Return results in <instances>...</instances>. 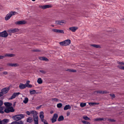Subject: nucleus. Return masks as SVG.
I'll return each instance as SVG.
<instances>
[{
	"label": "nucleus",
	"mask_w": 124,
	"mask_h": 124,
	"mask_svg": "<svg viewBox=\"0 0 124 124\" xmlns=\"http://www.w3.org/2000/svg\"><path fill=\"white\" fill-rule=\"evenodd\" d=\"M94 120L95 121H101L104 120V119L102 118H97L94 119Z\"/></svg>",
	"instance_id": "obj_27"
},
{
	"label": "nucleus",
	"mask_w": 124,
	"mask_h": 124,
	"mask_svg": "<svg viewBox=\"0 0 124 124\" xmlns=\"http://www.w3.org/2000/svg\"><path fill=\"white\" fill-rule=\"evenodd\" d=\"M3 104V101L0 100V106H2Z\"/></svg>",
	"instance_id": "obj_54"
},
{
	"label": "nucleus",
	"mask_w": 124,
	"mask_h": 124,
	"mask_svg": "<svg viewBox=\"0 0 124 124\" xmlns=\"http://www.w3.org/2000/svg\"><path fill=\"white\" fill-rule=\"evenodd\" d=\"M86 104L85 103L82 102L80 103V106L81 107H83L86 106Z\"/></svg>",
	"instance_id": "obj_34"
},
{
	"label": "nucleus",
	"mask_w": 124,
	"mask_h": 124,
	"mask_svg": "<svg viewBox=\"0 0 124 124\" xmlns=\"http://www.w3.org/2000/svg\"><path fill=\"white\" fill-rule=\"evenodd\" d=\"M88 104L90 106H93L96 105H98L99 103L95 102H90Z\"/></svg>",
	"instance_id": "obj_25"
},
{
	"label": "nucleus",
	"mask_w": 124,
	"mask_h": 124,
	"mask_svg": "<svg viewBox=\"0 0 124 124\" xmlns=\"http://www.w3.org/2000/svg\"><path fill=\"white\" fill-rule=\"evenodd\" d=\"M62 106V105L61 103H59L57 105V107L58 108H60Z\"/></svg>",
	"instance_id": "obj_44"
},
{
	"label": "nucleus",
	"mask_w": 124,
	"mask_h": 124,
	"mask_svg": "<svg viewBox=\"0 0 124 124\" xmlns=\"http://www.w3.org/2000/svg\"><path fill=\"white\" fill-rule=\"evenodd\" d=\"M19 87L21 89H23L26 87V85L23 84L22 83H20L19 85Z\"/></svg>",
	"instance_id": "obj_17"
},
{
	"label": "nucleus",
	"mask_w": 124,
	"mask_h": 124,
	"mask_svg": "<svg viewBox=\"0 0 124 124\" xmlns=\"http://www.w3.org/2000/svg\"><path fill=\"white\" fill-rule=\"evenodd\" d=\"M70 115V113L69 112H67V116H69Z\"/></svg>",
	"instance_id": "obj_59"
},
{
	"label": "nucleus",
	"mask_w": 124,
	"mask_h": 124,
	"mask_svg": "<svg viewBox=\"0 0 124 124\" xmlns=\"http://www.w3.org/2000/svg\"><path fill=\"white\" fill-rule=\"evenodd\" d=\"M4 70V69L3 68H0V71H3Z\"/></svg>",
	"instance_id": "obj_58"
},
{
	"label": "nucleus",
	"mask_w": 124,
	"mask_h": 124,
	"mask_svg": "<svg viewBox=\"0 0 124 124\" xmlns=\"http://www.w3.org/2000/svg\"><path fill=\"white\" fill-rule=\"evenodd\" d=\"M3 95L2 93L1 92H0V97L2 96Z\"/></svg>",
	"instance_id": "obj_57"
},
{
	"label": "nucleus",
	"mask_w": 124,
	"mask_h": 124,
	"mask_svg": "<svg viewBox=\"0 0 124 124\" xmlns=\"http://www.w3.org/2000/svg\"><path fill=\"white\" fill-rule=\"evenodd\" d=\"M11 16V15L9 13L7 14L5 17V20H8L9 19Z\"/></svg>",
	"instance_id": "obj_21"
},
{
	"label": "nucleus",
	"mask_w": 124,
	"mask_h": 124,
	"mask_svg": "<svg viewBox=\"0 0 124 124\" xmlns=\"http://www.w3.org/2000/svg\"><path fill=\"white\" fill-rule=\"evenodd\" d=\"M39 59L41 60L45 61H49L48 59L46 57H40L39 58Z\"/></svg>",
	"instance_id": "obj_29"
},
{
	"label": "nucleus",
	"mask_w": 124,
	"mask_h": 124,
	"mask_svg": "<svg viewBox=\"0 0 124 124\" xmlns=\"http://www.w3.org/2000/svg\"><path fill=\"white\" fill-rule=\"evenodd\" d=\"M25 116V115L21 114L12 117L13 119L16 121H18L23 118Z\"/></svg>",
	"instance_id": "obj_2"
},
{
	"label": "nucleus",
	"mask_w": 124,
	"mask_h": 124,
	"mask_svg": "<svg viewBox=\"0 0 124 124\" xmlns=\"http://www.w3.org/2000/svg\"><path fill=\"white\" fill-rule=\"evenodd\" d=\"M66 23V21L64 20H56L55 21V24H56L61 25H65Z\"/></svg>",
	"instance_id": "obj_3"
},
{
	"label": "nucleus",
	"mask_w": 124,
	"mask_h": 124,
	"mask_svg": "<svg viewBox=\"0 0 124 124\" xmlns=\"http://www.w3.org/2000/svg\"><path fill=\"white\" fill-rule=\"evenodd\" d=\"M115 31V29L113 28H111V30H110L109 31L111 32H114Z\"/></svg>",
	"instance_id": "obj_52"
},
{
	"label": "nucleus",
	"mask_w": 124,
	"mask_h": 124,
	"mask_svg": "<svg viewBox=\"0 0 124 124\" xmlns=\"http://www.w3.org/2000/svg\"><path fill=\"white\" fill-rule=\"evenodd\" d=\"M28 101V99L27 97H25L24 99V100L23 101V102L25 103L26 104L27 103Z\"/></svg>",
	"instance_id": "obj_33"
},
{
	"label": "nucleus",
	"mask_w": 124,
	"mask_h": 124,
	"mask_svg": "<svg viewBox=\"0 0 124 124\" xmlns=\"http://www.w3.org/2000/svg\"><path fill=\"white\" fill-rule=\"evenodd\" d=\"M27 23V22L25 20L15 22V24L16 25H23Z\"/></svg>",
	"instance_id": "obj_9"
},
{
	"label": "nucleus",
	"mask_w": 124,
	"mask_h": 124,
	"mask_svg": "<svg viewBox=\"0 0 124 124\" xmlns=\"http://www.w3.org/2000/svg\"><path fill=\"white\" fill-rule=\"evenodd\" d=\"M26 87H27L28 88H31L32 86V85L31 84H28V85H26Z\"/></svg>",
	"instance_id": "obj_49"
},
{
	"label": "nucleus",
	"mask_w": 124,
	"mask_h": 124,
	"mask_svg": "<svg viewBox=\"0 0 124 124\" xmlns=\"http://www.w3.org/2000/svg\"><path fill=\"white\" fill-rule=\"evenodd\" d=\"M83 118L86 120H90V119L86 116H84L83 117Z\"/></svg>",
	"instance_id": "obj_31"
},
{
	"label": "nucleus",
	"mask_w": 124,
	"mask_h": 124,
	"mask_svg": "<svg viewBox=\"0 0 124 124\" xmlns=\"http://www.w3.org/2000/svg\"><path fill=\"white\" fill-rule=\"evenodd\" d=\"M16 102H14V105H13V106H15V104H16Z\"/></svg>",
	"instance_id": "obj_62"
},
{
	"label": "nucleus",
	"mask_w": 124,
	"mask_h": 124,
	"mask_svg": "<svg viewBox=\"0 0 124 124\" xmlns=\"http://www.w3.org/2000/svg\"><path fill=\"white\" fill-rule=\"evenodd\" d=\"M4 55V58L6 57H14L16 56V55L13 54H5Z\"/></svg>",
	"instance_id": "obj_15"
},
{
	"label": "nucleus",
	"mask_w": 124,
	"mask_h": 124,
	"mask_svg": "<svg viewBox=\"0 0 124 124\" xmlns=\"http://www.w3.org/2000/svg\"><path fill=\"white\" fill-rule=\"evenodd\" d=\"M39 71L43 74H45L46 73V72L45 71L43 70H40Z\"/></svg>",
	"instance_id": "obj_46"
},
{
	"label": "nucleus",
	"mask_w": 124,
	"mask_h": 124,
	"mask_svg": "<svg viewBox=\"0 0 124 124\" xmlns=\"http://www.w3.org/2000/svg\"><path fill=\"white\" fill-rule=\"evenodd\" d=\"M81 122L83 123L84 124H91L89 122L85 121H82Z\"/></svg>",
	"instance_id": "obj_41"
},
{
	"label": "nucleus",
	"mask_w": 124,
	"mask_h": 124,
	"mask_svg": "<svg viewBox=\"0 0 124 124\" xmlns=\"http://www.w3.org/2000/svg\"><path fill=\"white\" fill-rule=\"evenodd\" d=\"M78 29V28L76 26H73L70 27L69 28L70 30L73 32H75Z\"/></svg>",
	"instance_id": "obj_12"
},
{
	"label": "nucleus",
	"mask_w": 124,
	"mask_h": 124,
	"mask_svg": "<svg viewBox=\"0 0 124 124\" xmlns=\"http://www.w3.org/2000/svg\"><path fill=\"white\" fill-rule=\"evenodd\" d=\"M7 65L8 67H12V63H8L7 64Z\"/></svg>",
	"instance_id": "obj_43"
},
{
	"label": "nucleus",
	"mask_w": 124,
	"mask_h": 124,
	"mask_svg": "<svg viewBox=\"0 0 124 124\" xmlns=\"http://www.w3.org/2000/svg\"><path fill=\"white\" fill-rule=\"evenodd\" d=\"M64 119V117L62 116H59L58 119V121H63Z\"/></svg>",
	"instance_id": "obj_26"
},
{
	"label": "nucleus",
	"mask_w": 124,
	"mask_h": 124,
	"mask_svg": "<svg viewBox=\"0 0 124 124\" xmlns=\"http://www.w3.org/2000/svg\"><path fill=\"white\" fill-rule=\"evenodd\" d=\"M71 43V41L69 39H68L62 42H60V45L62 46H66L69 45Z\"/></svg>",
	"instance_id": "obj_1"
},
{
	"label": "nucleus",
	"mask_w": 124,
	"mask_h": 124,
	"mask_svg": "<svg viewBox=\"0 0 124 124\" xmlns=\"http://www.w3.org/2000/svg\"><path fill=\"white\" fill-rule=\"evenodd\" d=\"M14 124V122H12L11 124Z\"/></svg>",
	"instance_id": "obj_63"
},
{
	"label": "nucleus",
	"mask_w": 124,
	"mask_h": 124,
	"mask_svg": "<svg viewBox=\"0 0 124 124\" xmlns=\"http://www.w3.org/2000/svg\"><path fill=\"white\" fill-rule=\"evenodd\" d=\"M8 72L6 71H4L2 72L3 74L4 75H7L8 74Z\"/></svg>",
	"instance_id": "obj_48"
},
{
	"label": "nucleus",
	"mask_w": 124,
	"mask_h": 124,
	"mask_svg": "<svg viewBox=\"0 0 124 124\" xmlns=\"http://www.w3.org/2000/svg\"><path fill=\"white\" fill-rule=\"evenodd\" d=\"M52 100L53 102H57L59 101V100L56 98H52Z\"/></svg>",
	"instance_id": "obj_40"
},
{
	"label": "nucleus",
	"mask_w": 124,
	"mask_h": 124,
	"mask_svg": "<svg viewBox=\"0 0 124 124\" xmlns=\"http://www.w3.org/2000/svg\"><path fill=\"white\" fill-rule=\"evenodd\" d=\"M20 93L19 92L14 93L12 94L11 98L9 99H12L15 98L16 96H18L20 94Z\"/></svg>",
	"instance_id": "obj_16"
},
{
	"label": "nucleus",
	"mask_w": 124,
	"mask_h": 124,
	"mask_svg": "<svg viewBox=\"0 0 124 124\" xmlns=\"http://www.w3.org/2000/svg\"><path fill=\"white\" fill-rule=\"evenodd\" d=\"M108 93L106 91H102L101 90L97 91L94 92V93L95 94H97L98 93L104 94Z\"/></svg>",
	"instance_id": "obj_11"
},
{
	"label": "nucleus",
	"mask_w": 124,
	"mask_h": 124,
	"mask_svg": "<svg viewBox=\"0 0 124 124\" xmlns=\"http://www.w3.org/2000/svg\"><path fill=\"white\" fill-rule=\"evenodd\" d=\"M2 122L1 121H0V124H2Z\"/></svg>",
	"instance_id": "obj_64"
},
{
	"label": "nucleus",
	"mask_w": 124,
	"mask_h": 124,
	"mask_svg": "<svg viewBox=\"0 0 124 124\" xmlns=\"http://www.w3.org/2000/svg\"><path fill=\"white\" fill-rule=\"evenodd\" d=\"M41 121L44 123V124H48L46 120L44 119L43 120H41Z\"/></svg>",
	"instance_id": "obj_45"
},
{
	"label": "nucleus",
	"mask_w": 124,
	"mask_h": 124,
	"mask_svg": "<svg viewBox=\"0 0 124 124\" xmlns=\"http://www.w3.org/2000/svg\"><path fill=\"white\" fill-rule=\"evenodd\" d=\"M68 70L70 72H76V70L73 69H69Z\"/></svg>",
	"instance_id": "obj_42"
},
{
	"label": "nucleus",
	"mask_w": 124,
	"mask_h": 124,
	"mask_svg": "<svg viewBox=\"0 0 124 124\" xmlns=\"http://www.w3.org/2000/svg\"><path fill=\"white\" fill-rule=\"evenodd\" d=\"M14 109L13 107L11 106L7 108L4 110V111L6 113H8L10 112H13L14 111Z\"/></svg>",
	"instance_id": "obj_5"
},
{
	"label": "nucleus",
	"mask_w": 124,
	"mask_h": 124,
	"mask_svg": "<svg viewBox=\"0 0 124 124\" xmlns=\"http://www.w3.org/2000/svg\"><path fill=\"white\" fill-rule=\"evenodd\" d=\"M19 29L18 28H15L8 30L7 31L9 33V34L11 35V34L12 33H15L19 31Z\"/></svg>",
	"instance_id": "obj_4"
},
{
	"label": "nucleus",
	"mask_w": 124,
	"mask_h": 124,
	"mask_svg": "<svg viewBox=\"0 0 124 124\" xmlns=\"http://www.w3.org/2000/svg\"><path fill=\"white\" fill-rule=\"evenodd\" d=\"M4 58V55H0V59H3Z\"/></svg>",
	"instance_id": "obj_51"
},
{
	"label": "nucleus",
	"mask_w": 124,
	"mask_h": 124,
	"mask_svg": "<svg viewBox=\"0 0 124 124\" xmlns=\"http://www.w3.org/2000/svg\"><path fill=\"white\" fill-rule=\"evenodd\" d=\"M52 7V5H47L44 6L39 5V8L43 9L49 8H51Z\"/></svg>",
	"instance_id": "obj_6"
},
{
	"label": "nucleus",
	"mask_w": 124,
	"mask_h": 124,
	"mask_svg": "<svg viewBox=\"0 0 124 124\" xmlns=\"http://www.w3.org/2000/svg\"><path fill=\"white\" fill-rule=\"evenodd\" d=\"M30 93L31 94H34L36 93V91L34 90H30Z\"/></svg>",
	"instance_id": "obj_36"
},
{
	"label": "nucleus",
	"mask_w": 124,
	"mask_h": 124,
	"mask_svg": "<svg viewBox=\"0 0 124 124\" xmlns=\"http://www.w3.org/2000/svg\"><path fill=\"white\" fill-rule=\"evenodd\" d=\"M32 121V118L31 117H29L27 118V121L28 122L31 123Z\"/></svg>",
	"instance_id": "obj_30"
},
{
	"label": "nucleus",
	"mask_w": 124,
	"mask_h": 124,
	"mask_svg": "<svg viewBox=\"0 0 124 124\" xmlns=\"http://www.w3.org/2000/svg\"><path fill=\"white\" fill-rule=\"evenodd\" d=\"M71 107L69 105H66L64 108V110H66L71 108Z\"/></svg>",
	"instance_id": "obj_23"
},
{
	"label": "nucleus",
	"mask_w": 124,
	"mask_h": 124,
	"mask_svg": "<svg viewBox=\"0 0 124 124\" xmlns=\"http://www.w3.org/2000/svg\"><path fill=\"white\" fill-rule=\"evenodd\" d=\"M26 113L27 114V115H30V114L31 113V112H30L29 111H27L26 112Z\"/></svg>",
	"instance_id": "obj_53"
},
{
	"label": "nucleus",
	"mask_w": 124,
	"mask_h": 124,
	"mask_svg": "<svg viewBox=\"0 0 124 124\" xmlns=\"http://www.w3.org/2000/svg\"><path fill=\"white\" fill-rule=\"evenodd\" d=\"M52 31L54 32L58 33H61L63 34L64 33V32L63 30L61 29H53L52 30Z\"/></svg>",
	"instance_id": "obj_7"
},
{
	"label": "nucleus",
	"mask_w": 124,
	"mask_h": 124,
	"mask_svg": "<svg viewBox=\"0 0 124 124\" xmlns=\"http://www.w3.org/2000/svg\"><path fill=\"white\" fill-rule=\"evenodd\" d=\"M53 113V111H51L50 112V113L51 114H52Z\"/></svg>",
	"instance_id": "obj_61"
},
{
	"label": "nucleus",
	"mask_w": 124,
	"mask_h": 124,
	"mask_svg": "<svg viewBox=\"0 0 124 124\" xmlns=\"http://www.w3.org/2000/svg\"><path fill=\"white\" fill-rule=\"evenodd\" d=\"M110 120L111 122H114L115 121L113 119H111Z\"/></svg>",
	"instance_id": "obj_60"
},
{
	"label": "nucleus",
	"mask_w": 124,
	"mask_h": 124,
	"mask_svg": "<svg viewBox=\"0 0 124 124\" xmlns=\"http://www.w3.org/2000/svg\"><path fill=\"white\" fill-rule=\"evenodd\" d=\"M8 35V34L6 31H3L0 32V37H6Z\"/></svg>",
	"instance_id": "obj_8"
},
{
	"label": "nucleus",
	"mask_w": 124,
	"mask_h": 124,
	"mask_svg": "<svg viewBox=\"0 0 124 124\" xmlns=\"http://www.w3.org/2000/svg\"><path fill=\"white\" fill-rule=\"evenodd\" d=\"M3 108L2 107L0 106V113H4Z\"/></svg>",
	"instance_id": "obj_39"
},
{
	"label": "nucleus",
	"mask_w": 124,
	"mask_h": 124,
	"mask_svg": "<svg viewBox=\"0 0 124 124\" xmlns=\"http://www.w3.org/2000/svg\"><path fill=\"white\" fill-rule=\"evenodd\" d=\"M33 51H34V52H40V50L38 49H35V50H34Z\"/></svg>",
	"instance_id": "obj_56"
},
{
	"label": "nucleus",
	"mask_w": 124,
	"mask_h": 124,
	"mask_svg": "<svg viewBox=\"0 0 124 124\" xmlns=\"http://www.w3.org/2000/svg\"><path fill=\"white\" fill-rule=\"evenodd\" d=\"M91 46L96 48H100L101 46L99 45H91Z\"/></svg>",
	"instance_id": "obj_37"
},
{
	"label": "nucleus",
	"mask_w": 124,
	"mask_h": 124,
	"mask_svg": "<svg viewBox=\"0 0 124 124\" xmlns=\"http://www.w3.org/2000/svg\"><path fill=\"white\" fill-rule=\"evenodd\" d=\"M2 124H5L7 123L9 121V120L7 119H5L1 121Z\"/></svg>",
	"instance_id": "obj_22"
},
{
	"label": "nucleus",
	"mask_w": 124,
	"mask_h": 124,
	"mask_svg": "<svg viewBox=\"0 0 124 124\" xmlns=\"http://www.w3.org/2000/svg\"><path fill=\"white\" fill-rule=\"evenodd\" d=\"M117 63L118 64H120L121 65H124V62H117Z\"/></svg>",
	"instance_id": "obj_47"
},
{
	"label": "nucleus",
	"mask_w": 124,
	"mask_h": 124,
	"mask_svg": "<svg viewBox=\"0 0 124 124\" xmlns=\"http://www.w3.org/2000/svg\"><path fill=\"white\" fill-rule=\"evenodd\" d=\"M35 124H38V116L33 118Z\"/></svg>",
	"instance_id": "obj_20"
},
{
	"label": "nucleus",
	"mask_w": 124,
	"mask_h": 124,
	"mask_svg": "<svg viewBox=\"0 0 124 124\" xmlns=\"http://www.w3.org/2000/svg\"><path fill=\"white\" fill-rule=\"evenodd\" d=\"M19 65L18 63H12V67H17L19 66Z\"/></svg>",
	"instance_id": "obj_35"
},
{
	"label": "nucleus",
	"mask_w": 124,
	"mask_h": 124,
	"mask_svg": "<svg viewBox=\"0 0 124 124\" xmlns=\"http://www.w3.org/2000/svg\"><path fill=\"white\" fill-rule=\"evenodd\" d=\"M44 113L43 111H42L40 112L39 116L41 120H43L44 119Z\"/></svg>",
	"instance_id": "obj_18"
},
{
	"label": "nucleus",
	"mask_w": 124,
	"mask_h": 124,
	"mask_svg": "<svg viewBox=\"0 0 124 124\" xmlns=\"http://www.w3.org/2000/svg\"><path fill=\"white\" fill-rule=\"evenodd\" d=\"M110 96L113 98H114L115 97V95L113 94H110Z\"/></svg>",
	"instance_id": "obj_50"
},
{
	"label": "nucleus",
	"mask_w": 124,
	"mask_h": 124,
	"mask_svg": "<svg viewBox=\"0 0 124 124\" xmlns=\"http://www.w3.org/2000/svg\"><path fill=\"white\" fill-rule=\"evenodd\" d=\"M31 114H32L33 118L37 117L38 116V113L35 111L31 110Z\"/></svg>",
	"instance_id": "obj_13"
},
{
	"label": "nucleus",
	"mask_w": 124,
	"mask_h": 124,
	"mask_svg": "<svg viewBox=\"0 0 124 124\" xmlns=\"http://www.w3.org/2000/svg\"><path fill=\"white\" fill-rule=\"evenodd\" d=\"M17 121H14L15 124H23V122L22 121L17 122Z\"/></svg>",
	"instance_id": "obj_24"
},
{
	"label": "nucleus",
	"mask_w": 124,
	"mask_h": 124,
	"mask_svg": "<svg viewBox=\"0 0 124 124\" xmlns=\"http://www.w3.org/2000/svg\"><path fill=\"white\" fill-rule=\"evenodd\" d=\"M9 90V88H5L3 89L1 91V92L4 95Z\"/></svg>",
	"instance_id": "obj_14"
},
{
	"label": "nucleus",
	"mask_w": 124,
	"mask_h": 124,
	"mask_svg": "<svg viewBox=\"0 0 124 124\" xmlns=\"http://www.w3.org/2000/svg\"><path fill=\"white\" fill-rule=\"evenodd\" d=\"M4 104L6 107V108L11 107L12 105V104L11 103L9 102H5L4 103Z\"/></svg>",
	"instance_id": "obj_19"
},
{
	"label": "nucleus",
	"mask_w": 124,
	"mask_h": 124,
	"mask_svg": "<svg viewBox=\"0 0 124 124\" xmlns=\"http://www.w3.org/2000/svg\"><path fill=\"white\" fill-rule=\"evenodd\" d=\"M117 67L121 70H124V66L122 65H118L117 66Z\"/></svg>",
	"instance_id": "obj_38"
},
{
	"label": "nucleus",
	"mask_w": 124,
	"mask_h": 124,
	"mask_svg": "<svg viewBox=\"0 0 124 124\" xmlns=\"http://www.w3.org/2000/svg\"><path fill=\"white\" fill-rule=\"evenodd\" d=\"M30 82V81H27L26 82V83L25 84V85H26L29 84Z\"/></svg>",
	"instance_id": "obj_55"
},
{
	"label": "nucleus",
	"mask_w": 124,
	"mask_h": 124,
	"mask_svg": "<svg viewBox=\"0 0 124 124\" xmlns=\"http://www.w3.org/2000/svg\"><path fill=\"white\" fill-rule=\"evenodd\" d=\"M37 82L38 84H41L43 82V81L41 78H39L38 79Z\"/></svg>",
	"instance_id": "obj_28"
},
{
	"label": "nucleus",
	"mask_w": 124,
	"mask_h": 124,
	"mask_svg": "<svg viewBox=\"0 0 124 124\" xmlns=\"http://www.w3.org/2000/svg\"><path fill=\"white\" fill-rule=\"evenodd\" d=\"M58 117V115L56 114H54L52 118L51 119L52 122V123H54L56 122Z\"/></svg>",
	"instance_id": "obj_10"
},
{
	"label": "nucleus",
	"mask_w": 124,
	"mask_h": 124,
	"mask_svg": "<svg viewBox=\"0 0 124 124\" xmlns=\"http://www.w3.org/2000/svg\"><path fill=\"white\" fill-rule=\"evenodd\" d=\"M9 13L10 14V15H11V16L12 15H15L17 14H18V13L17 12H16L11 11V12H10Z\"/></svg>",
	"instance_id": "obj_32"
}]
</instances>
